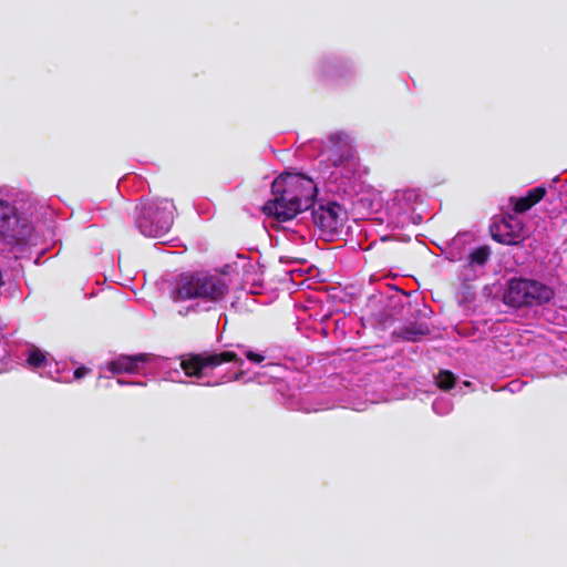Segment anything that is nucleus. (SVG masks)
I'll use <instances>...</instances> for the list:
<instances>
[{"instance_id": "2eb2a0df", "label": "nucleus", "mask_w": 567, "mask_h": 567, "mask_svg": "<svg viewBox=\"0 0 567 567\" xmlns=\"http://www.w3.org/2000/svg\"><path fill=\"white\" fill-rule=\"evenodd\" d=\"M27 361L30 367L40 368L47 361V358L40 349L35 348L30 351Z\"/></svg>"}, {"instance_id": "4468645a", "label": "nucleus", "mask_w": 567, "mask_h": 567, "mask_svg": "<svg viewBox=\"0 0 567 567\" xmlns=\"http://www.w3.org/2000/svg\"><path fill=\"white\" fill-rule=\"evenodd\" d=\"M436 384L441 390L449 391L455 385V377L451 371H441L436 377Z\"/></svg>"}, {"instance_id": "f257e3e1", "label": "nucleus", "mask_w": 567, "mask_h": 567, "mask_svg": "<svg viewBox=\"0 0 567 567\" xmlns=\"http://www.w3.org/2000/svg\"><path fill=\"white\" fill-rule=\"evenodd\" d=\"M272 199L267 200L261 210L278 221L293 219L303 210L310 209L317 197L315 182L302 174H281L271 183Z\"/></svg>"}, {"instance_id": "9d476101", "label": "nucleus", "mask_w": 567, "mask_h": 567, "mask_svg": "<svg viewBox=\"0 0 567 567\" xmlns=\"http://www.w3.org/2000/svg\"><path fill=\"white\" fill-rule=\"evenodd\" d=\"M150 360V354L140 353L136 355H118L109 362L107 370L113 374L128 373L136 374L141 367Z\"/></svg>"}, {"instance_id": "7ed1b4c3", "label": "nucleus", "mask_w": 567, "mask_h": 567, "mask_svg": "<svg viewBox=\"0 0 567 567\" xmlns=\"http://www.w3.org/2000/svg\"><path fill=\"white\" fill-rule=\"evenodd\" d=\"M136 209V225L144 236L162 237L174 224L176 207L172 199H150Z\"/></svg>"}, {"instance_id": "dca6fc26", "label": "nucleus", "mask_w": 567, "mask_h": 567, "mask_svg": "<svg viewBox=\"0 0 567 567\" xmlns=\"http://www.w3.org/2000/svg\"><path fill=\"white\" fill-rule=\"evenodd\" d=\"M246 358L254 363H261L265 360V357L260 353L248 350L246 352Z\"/></svg>"}, {"instance_id": "a211bd4d", "label": "nucleus", "mask_w": 567, "mask_h": 567, "mask_svg": "<svg viewBox=\"0 0 567 567\" xmlns=\"http://www.w3.org/2000/svg\"><path fill=\"white\" fill-rule=\"evenodd\" d=\"M241 375H243V372H238V373H236V374L234 375V379H233V380L237 381V380H239V379L241 378Z\"/></svg>"}, {"instance_id": "ddd939ff", "label": "nucleus", "mask_w": 567, "mask_h": 567, "mask_svg": "<svg viewBox=\"0 0 567 567\" xmlns=\"http://www.w3.org/2000/svg\"><path fill=\"white\" fill-rule=\"evenodd\" d=\"M491 255L492 251L488 246H480L468 254L466 266L472 268L484 267L489 260Z\"/></svg>"}, {"instance_id": "f8f14e48", "label": "nucleus", "mask_w": 567, "mask_h": 567, "mask_svg": "<svg viewBox=\"0 0 567 567\" xmlns=\"http://www.w3.org/2000/svg\"><path fill=\"white\" fill-rule=\"evenodd\" d=\"M403 341L417 342L430 334V328L426 323H411L395 332Z\"/></svg>"}, {"instance_id": "39448f33", "label": "nucleus", "mask_w": 567, "mask_h": 567, "mask_svg": "<svg viewBox=\"0 0 567 567\" xmlns=\"http://www.w3.org/2000/svg\"><path fill=\"white\" fill-rule=\"evenodd\" d=\"M179 360L181 369L184 371L185 375L197 379L203 378L206 371H212L224 363L234 362L239 367L244 364V360L234 351L189 352L182 354Z\"/></svg>"}, {"instance_id": "1a4fd4ad", "label": "nucleus", "mask_w": 567, "mask_h": 567, "mask_svg": "<svg viewBox=\"0 0 567 567\" xmlns=\"http://www.w3.org/2000/svg\"><path fill=\"white\" fill-rule=\"evenodd\" d=\"M324 151L333 166L341 165L344 161L352 157V146L349 135L344 132L331 134L324 146Z\"/></svg>"}, {"instance_id": "0eeeda50", "label": "nucleus", "mask_w": 567, "mask_h": 567, "mask_svg": "<svg viewBox=\"0 0 567 567\" xmlns=\"http://www.w3.org/2000/svg\"><path fill=\"white\" fill-rule=\"evenodd\" d=\"M31 226L19 217L14 206L0 199V233L9 241L22 243L31 236Z\"/></svg>"}, {"instance_id": "6e6552de", "label": "nucleus", "mask_w": 567, "mask_h": 567, "mask_svg": "<svg viewBox=\"0 0 567 567\" xmlns=\"http://www.w3.org/2000/svg\"><path fill=\"white\" fill-rule=\"evenodd\" d=\"M489 233L494 241L507 246H520L526 238L524 223L512 215L504 217L501 223L492 225Z\"/></svg>"}, {"instance_id": "f3484780", "label": "nucleus", "mask_w": 567, "mask_h": 567, "mask_svg": "<svg viewBox=\"0 0 567 567\" xmlns=\"http://www.w3.org/2000/svg\"><path fill=\"white\" fill-rule=\"evenodd\" d=\"M91 372V369L90 368H86L84 365L82 367H79L74 370V373H73V377L75 379H81L83 378L84 375L89 374Z\"/></svg>"}, {"instance_id": "20e7f679", "label": "nucleus", "mask_w": 567, "mask_h": 567, "mask_svg": "<svg viewBox=\"0 0 567 567\" xmlns=\"http://www.w3.org/2000/svg\"><path fill=\"white\" fill-rule=\"evenodd\" d=\"M555 297V290L534 279L511 278L503 296L506 306L513 308L540 307Z\"/></svg>"}, {"instance_id": "f03ea898", "label": "nucleus", "mask_w": 567, "mask_h": 567, "mask_svg": "<svg viewBox=\"0 0 567 567\" xmlns=\"http://www.w3.org/2000/svg\"><path fill=\"white\" fill-rule=\"evenodd\" d=\"M229 291L226 281L207 272H184L172 284L171 298L175 302L202 299L207 302L223 300Z\"/></svg>"}, {"instance_id": "9b49d317", "label": "nucleus", "mask_w": 567, "mask_h": 567, "mask_svg": "<svg viewBox=\"0 0 567 567\" xmlns=\"http://www.w3.org/2000/svg\"><path fill=\"white\" fill-rule=\"evenodd\" d=\"M547 190L543 186L534 187L525 196L516 199L514 210L517 214H524L538 204L546 195Z\"/></svg>"}, {"instance_id": "423d86ee", "label": "nucleus", "mask_w": 567, "mask_h": 567, "mask_svg": "<svg viewBox=\"0 0 567 567\" xmlns=\"http://www.w3.org/2000/svg\"><path fill=\"white\" fill-rule=\"evenodd\" d=\"M313 225L327 236L338 234L348 218L343 206L334 200H313L310 206Z\"/></svg>"}]
</instances>
